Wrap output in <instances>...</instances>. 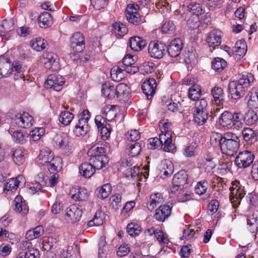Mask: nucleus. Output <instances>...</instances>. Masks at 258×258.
I'll return each instance as SVG.
<instances>
[{"label": "nucleus", "mask_w": 258, "mask_h": 258, "mask_svg": "<svg viewBox=\"0 0 258 258\" xmlns=\"http://www.w3.org/2000/svg\"><path fill=\"white\" fill-rule=\"evenodd\" d=\"M221 150L223 154L233 156L238 150L240 140L236 134L228 132L224 134Z\"/></svg>", "instance_id": "nucleus-1"}, {"label": "nucleus", "mask_w": 258, "mask_h": 258, "mask_svg": "<svg viewBox=\"0 0 258 258\" xmlns=\"http://www.w3.org/2000/svg\"><path fill=\"white\" fill-rule=\"evenodd\" d=\"M71 46L74 53H70V57L74 60L78 59L79 53L83 51L85 47V38L80 32L74 33L70 39Z\"/></svg>", "instance_id": "nucleus-2"}, {"label": "nucleus", "mask_w": 258, "mask_h": 258, "mask_svg": "<svg viewBox=\"0 0 258 258\" xmlns=\"http://www.w3.org/2000/svg\"><path fill=\"white\" fill-rule=\"evenodd\" d=\"M230 190L231 193L229 199L233 204V206L235 208L240 204L241 199L245 195L244 187L238 182L236 183H233L232 186L230 187Z\"/></svg>", "instance_id": "nucleus-3"}, {"label": "nucleus", "mask_w": 258, "mask_h": 258, "mask_svg": "<svg viewBox=\"0 0 258 258\" xmlns=\"http://www.w3.org/2000/svg\"><path fill=\"white\" fill-rule=\"evenodd\" d=\"M254 155L251 152L244 151L239 153L235 159V163L239 168H245L253 162Z\"/></svg>", "instance_id": "nucleus-4"}, {"label": "nucleus", "mask_w": 258, "mask_h": 258, "mask_svg": "<svg viewBox=\"0 0 258 258\" xmlns=\"http://www.w3.org/2000/svg\"><path fill=\"white\" fill-rule=\"evenodd\" d=\"M166 48V46L163 42L152 41L149 45L148 52L151 57L160 59L164 56Z\"/></svg>", "instance_id": "nucleus-5"}, {"label": "nucleus", "mask_w": 258, "mask_h": 258, "mask_svg": "<svg viewBox=\"0 0 258 258\" xmlns=\"http://www.w3.org/2000/svg\"><path fill=\"white\" fill-rule=\"evenodd\" d=\"M109 144L106 142L96 144L88 151V155L90 158L96 157L106 154L110 152Z\"/></svg>", "instance_id": "nucleus-6"}, {"label": "nucleus", "mask_w": 258, "mask_h": 258, "mask_svg": "<svg viewBox=\"0 0 258 258\" xmlns=\"http://www.w3.org/2000/svg\"><path fill=\"white\" fill-rule=\"evenodd\" d=\"M82 215V209L76 205H72L66 211L65 218L68 223H74L80 220Z\"/></svg>", "instance_id": "nucleus-7"}, {"label": "nucleus", "mask_w": 258, "mask_h": 258, "mask_svg": "<svg viewBox=\"0 0 258 258\" xmlns=\"http://www.w3.org/2000/svg\"><path fill=\"white\" fill-rule=\"evenodd\" d=\"M246 88L237 81L230 82L228 90L231 97L234 99H238L242 97L245 93Z\"/></svg>", "instance_id": "nucleus-8"}, {"label": "nucleus", "mask_w": 258, "mask_h": 258, "mask_svg": "<svg viewBox=\"0 0 258 258\" xmlns=\"http://www.w3.org/2000/svg\"><path fill=\"white\" fill-rule=\"evenodd\" d=\"M15 123L20 127L29 128L34 123L33 117L26 112L18 113L15 117Z\"/></svg>", "instance_id": "nucleus-9"}, {"label": "nucleus", "mask_w": 258, "mask_h": 258, "mask_svg": "<svg viewBox=\"0 0 258 258\" xmlns=\"http://www.w3.org/2000/svg\"><path fill=\"white\" fill-rule=\"evenodd\" d=\"M64 82V78L61 76L52 74L48 77L45 85L46 87L53 88L54 90L59 91L61 90Z\"/></svg>", "instance_id": "nucleus-10"}, {"label": "nucleus", "mask_w": 258, "mask_h": 258, "mask_svg": "<svg viewBox=\"0 0 258 258\" xmlns=\"http://www.w3.org/2000/svg\"><path fill=\"white\" fill-rule=\"evenodd\" d=\"M43 57L44 65L46 69L55 71L59 68L56 54L52 52H46L43 54Z\"/></svg>", "instance_id": "nucleus-11"}, {"label": "nucleus", "mask_w": 258, "mask_h": 258, "mask_svg": "<svg viewBox=\"0 0 258 258\" xmlns=\"http://www.w3.org/2000/svg\"><path fill=\"white\" fill-rule=\"evenodd\" d=\"M122 64L124 71L131 74H134L139 71V68L135 66L136 60L134 56L127 54L122 59Z\"/></svg>", "instance_id": "nucleus-12"}, {"label": "nucleus", "mask_w": 258, "mask_h": 258, "mask_svg": "<svg viewBox=\"0 0 258 258\" xmlns=\"http://www.w3.org/2000/svg\"><path fill=\"white\" fill-rule=\"evenodd\" d=\"M183 48V43L180 38H175L172 40L167 48L169 55L172 57H176L181 53Z\"/></svg>", "instance_id": "nucleus-13"}, {"label": "nucleus", "mask_w": 258, "mask_h": 258, "mask_svg": "<svg viewBox=\"0 0 258 258\" xmlns=\"http://www.w3.org/2000/svg\"><path fill=\"white\" fill-rule=\"evenodd\" d=\"M156 81L153 78L146 80L142 84L143 92L147 96L148 99H151L155 93Z\"/></svg>", "instance_id": "nucleus-14"}, {"label": "nucleus", "mask_w": 258, "mask_h": 258, "mask_svg": "<svg viewBox=\"0 0 258 258\" xmlns=\"http://www.w3.org/2000/svg\"><path fill=\"white\" fill-rule=\"evenodd\" d=\"M15 29L14 22L12 19L4 20L0 24V36L8 40L10 36V32Z\"/></svg>", "instance_id": "nucleus-15"}, {"label": "nucleus", "mask_w": 258, "mask_h": 258, "mask_svg": "<svg viewBox=\"0 0 258 258\" xmlns=\"http://www.w3.org/2000/svg\"><path fill=\"white\" fill-rule=\"evenodd\" d=\"M171 208L168 205L160 206L156 210L154 218L158 221L164 222L171 214Z\"/></svg>", "instance_id": "nucleus-16"}, {"label": "nucleus", "mask_w": 258, "mask_h": 258, "mask_svg": "<svg viewBox=\"0 0 258 258\" xmlns=\"http://www.w3.org/2000/svg\"><path fill=\"white\" fill-rule=\"evenodd\" d=\"M222 32L218 30H213L207 36V42L209 46L215 47L219 46L221 42Z\"/></svg>", "instance_id": "nucleus-17"}, {"label": "nucleus", "mask_w": 258, "mask_h": 258, "mask_svg": "<svg viewBox=\"0 0 258 258\" xmlns=\"http://www.w3.org/2000/svg\"><path fill=\"white\" fill-rule=\"evenodd\" d=\"M70 194L73 200L78 201L87 200L89 196L87 190L81 187H73Z\"/></svg>", "instance_id": "nucleus-18"}, {"label": "nucleus", "mask_w": 258, "mask_h": 258, "mask_svg": "<svg viewBox=\"0 0 258 258\" xmlns=\"http://www.w3.org/2000/svg\"><path fill=\"white\" fill-rule=\"evenodd\" d=\"M184 60L187 65V68H192L197 62L196 50L190 47L186 50L184 53Z\"/></svg>", "instance_id": "nucleus-19"}, {"label": "nucleus", "mask_w": 258, "mask_h": 258, "mask_svg": "<svg viewBox=\"0 0 258 258\" xmlns=\"http://www.w3.org/2000/svg\"><path fill=\"white\" fill-rule=\"evenodd\" d=\"M130 46L135 51L142 50L147 44L146 41L142 37L134 36L131 37L129 41Z\"/></svg>", "instance_id": "nucleus-20"}, {"label": "nucleus", "mask_w": 258, "mask_h": 258, "mask_svg": "<svg viewBox=\"0 0 258 258\" xmlns=\"http://www.w3.org/2000/svg\"><path fill=\"white\" fill-rule=\"evenodd\" d=\"M95 170L91 162H84L79 166L80 174L85 178L91 177L95 173Z\"/></svg>", "instance_id": "nucleus-21"}, {"label": "nucleus", "mask_w": 258, "mask_h": 258, "mask_svg": "<svg viewBox=\"0 0 258 258\" xmlns=\"http://www.w3.org/2000/svg\"><path fill=\"white\" fill-rule=\"evenodd\" d=\"M211 94L214 101L217 105L221 106L223 104L225 95L222 88L218 86H215L211 90Z\"/></svg>", "instance_id": "nucleus-22"}, {"label": "nucleus", "mask_w": 258, "mask_h": 258, "mask_svg": "<svg viewBox=\"0 0 258 258\" xmlns=\"http://www.w3.org/2000/svg\"><path fill=\"white\" fill-rule=\"evenodd\" d=\"M38 158L40 161V164L46 165L55 158L53 153L49 149H42L40 151Z\"/></svg>", "instance_id": "nucleus-23"}, {"label": "nucleus", "mask_w": 258, "mask_h": 258, "mask_svg": "<svg viewBox=\"0 0 258 258\" xmlns=\"http://www.w3.org/2000/svg\"><path fill=\"white\" fill-rule=\"evenodd\" d=\"M110 82H105L102 85V93L106 98L112 99L115 97V89Z\"/></svg>", "instance_id": "nucleus-24"}, {"label": "nucleus", "mask_w": 258, "mask_h": 258, "mask_svg": "<svg viewBox=\"0 0 258 258\" xmlns=\"http://www.w3.org/2000/svg\"><path fill=\"white\" fill-rule=\"evenodd\" d=\"M38 24L41 28H47L52 24V18L48 12L42 13L38 17Z\"/></svg>", "instance_id": "nucleus-25"}, {"label": "nucleus", "mask_w": 258, "mask_h": 258, "mask_svg": "<svg viewBox=\"0 0 258 258\" xmlns=\"http://www.w3.org/2000/svg\"><path fill=\"white\" fill-rule=\"evenodd\" d=\"M90 161L96 169H100L108 163V159L106 156L102 155L90 158Z\"/></svg>", "instance_id": "nucleus-26"}, {"label": "nucleus", "mask_w": 258, "mask_h": 258, "mask_svg": "<svg viewBox=\"0 0 258 258\" xmlns=\"http://www.w3.org/2000/svg\"><path fill=\"white\" fill-rule=\"evenodd\" d=\"M12 156L14 162L18 166L22 165L25 161L24 150L22 148H17L15 149Z\"/></svg>", "instance_id": "nucleus-27"}, {"label": "nucleus", "mask_w": 258, "mask_h": 258, "mask_svg": "<svg viewBox=\"0 0 258 258\" xmlns=\"http://www.w3.org/2000/svg\"><path fill=\"white\" fill-rule=\"evenodd\" d=\"M14 210L19 212L21 213L22 215H25L28 212V208L25 204H23L22 202V197L17 196L14 201Z\"/></svg>", "instance_id": "nucleus-28"}, {"label": "nucleus", "mask_w": 258, "mask_h": 258, "mask_svg": "<svg viewBox=\"0 0 258 258\" xmlns=\"http://www.w3.org/2000/svg\"><path fill=\"white\" fill-rule=\"evenodd\" d=\"M62 159L60 157H56L45 166L47 167L48 171L53 174L57 172L62 168Z\"/></svg>", "instance_id": "nucleus-29"}, {"label": "nucleus", "mask_w": 258, "mask_h": 258, "mask_svg": "<svg viewBox=\"0 0 258 258\" xmlns=\"http://www.w3.org/2000/svg\"><path fill=\"white\" fill-rule=\"evenodd\" d=\"M115 96L120 99H126L128 96V87L123 83L118 84L115 87Z\"/></svg>", "instance_id": "nucleus-30"}, {"label": "nucleus", "mask_w": 258, "mask_h": 258, "mask_svg": "<svg viewBox=\"0 0 258 258\" xmlns=\"http://www.w3.org/2000/svg\"><path fill=\"white\" fill-rule=\"evenodd\" d=\"M165 137V135H161V140H162V146H163V150L165 152H173L175 149L174 144L172 143V136Z\"/></svg>", "instance_id": "nucleus-31"}, {"label": "nucleus", "mask_w": 258, "mask_h": 258, "mask_svg": "<svg viewBox=\"0 0 258 258\" xmlns=\"http://www.w3.org/2000/svg\"><path fill=\"white\" fill-rule=\"evenodd\" d=\"M11 64L8 60H0V78L7 77L12 73Z\"/></svg>", "instance_id": "nucleus-32"}, {"label": "nucleus", "mask_w": 258, "mask_h": 258, "mask_svg": "<svg viewBox=\"0 0 258 258\" xmlns=\"http://www.w3.org/2000/svg\"><path fill=\"white\" fill-rule=\"evenodd\" d=\"M209 117L208 111H195L194 120L199 125H202L206 123Z\"/></svg>", "instance_id": "nucleus-33"}, {"label": "nucleus", "mask_w": 258, "mask_h": 258, "mask_svg": "<svg viewBox=\"0 0 258 258\" xmlns=\"http://www.w3.org/2000/svg\"><path fill=\"white\" fill-rule=\"evenodd\" d=\"M30 45L36 51H40L47 48L48 45L46 40L41 38H36L31 40Z\"/></svg>", "instance_id": "nucleus-34"}, {"label": "nucleus", "mask_w": 258, "mask_h": 258, "mask_svg": "<svg viewBox=\"0 0 258 258\" xmlns=\"http://www.w3.org/2000/svg\"><path fill=\"white\" fill-rule=\"evenodd\" d=\"M160 170L161 172L163 173L164 175L167 176L173 173L174 166L170 160L165 159L162 161Z\"/></svg>", "instance_id": "nucleus-35"}, {"label": "nucleus", "mask_w": 258, "mask_h": 258, "mask_svg": "<svg viewBox=\"0 0 258 258\" xmlns=\"http://www.w3.org/2000/svg\"><path fill=\"white\" fill-rule=\"evenodd\" d=\"M54 146L62 149H66L69 146L68 138L66 135H56L53 138Z\"/></svg>", "instance_id": "nucleus-36"}, {"label": "nucleus", "mask_w": 258, "mask_h": 258, "mask_svg": "<svg viewBox=\"0 0 258 258\" xmlns=\"http://www.w3.org/2000/svg\"><path fill=\"white\" fill-rule=\"evenodd\" d=\"M187 180V175L184 170H180L176 173L173 177V183L181 186L186 184Z\"/></svg>", "instance_id": "nucleus-37"}, {"label": "nucleus", "mask_w": 258, "mask_h": 258, "mask_svg": "<svg viewBox=\"0 0 258 258\" xmlns=\"http://www.w3.org/2000/svg\"><path fill=\"white\" fill-rule=\"evenodd\" d=\"M232 113L228 111H224L221 115L220 122L223 126L232 128Z\"/></svg>", "instance_id": "nucleus-38"}, {"label": "nucleus", "mask_w": 258, "mask_h": 258, "mask_svg": "<svg viewBox=\"0 0 258 258\" xmlns=\"http://www.w3.org/2000/svg\"><path fill=\"white\" fill-rule=\"evenodd\" d=\"M232 127L236 129L241 128L243 126L244 116L240 112H235L232 114Z\"/></svg>", "instance_id": "nucleus-39"}, {"label": "nucleus", "mask_w": 258, "mask_h": 258, "mask_svg": "<svg viewBox=\"0 0 258 258\" xmlns=\"http://www.w3.org/2000/svg\"><path fill=\"white\" fill-rule=\"evenodd\" d=\"M123 69L118 66H114L110 71V76L112 80L115 82H119L123 78Z\"/></svg>", "instance_id": "nucleus-40"}, {"label": "nucleus", "mask_w": 258, "mask_h": 258, "mask_svg": "<svg viewBox=\"0 0 258 258\" xmlns=\"http://www.w3.org/2000/svg\"><path fill=\"white\" fill-rule=\"evenodd\" d=\"M246 44L243 41L237 42L234 48V53L235 55H238L239 58L243 56L246 52Z\"/></svg>", "instance_id": "nucleus-41"}, {"label": "nucleus", "mask_w": 258, "mask_h": 258, "mask_svg": "<svg viewBox=\"0 0 258 258\" xmlns=\"http://www.w3.org/2000/svg\"><path fill=\"white\" fill-rule=\"evenodd\" d=\"M224 135L217 132H213L210 137V142L212 146L215 147L221 148L222 143L223 141Z\"/></svg>", "instance_id": "nucleus-42"}, {"label": "nucleus", "mask_w": 258, "mask_h": 258, "mask_svg": "<svg viewBox=\"0 0 258 258\" xmlns=\"http://www.w3.org/2000/svg\"><path fill=\"white\" fill-rule=\"evenodd\" d=\"M23 176L19 175L16 179L11 178L6 184L5 183L4 191L13 190L17 189L20 183L19 179H22Z\"/></svg>", "instance_id": "nucleus-43"}, {"label": "nucleus", "mask_w": 258, "mask_h": 258, "mask_svg": "<svg viewBox=\"0 0 258 258\" xmlns=\"http://www.w3.org/2000/svg\"><path fill=\"white\" fill-rule=\"evenodd\" d=\"M254 80V76L250 73L243 74L242 77L237 81L240 84L247 89L251 85Z\"/></svg>", "instance_id": "nucleus-44"}, {"label": "nucleus", "mask_w": 258, "mask_h": 258, "mask_svg": "<svg viewBox=\"0 0 258 258\" xmlns=\"http://www.w3.org/2000/svg\"><path fill=\"white\" fill-rule=\"evenodd\" d=\"M112 27L114 33L119 36H123L128 31L126 26L121 23H114L112 24Z\"/></svg>", "instance_id": "nucleus-45"}, {"label": "nucleus", "mask_w": 258, "mask_h": 258, "mask_svg": "<svg viewBox=\"0 0 258 258\" xmlns=\"http://www.w3.org/2000/svg\"><path fill=\"white\" fill-rule=\"evenodd\" d=\"M187 8L188 11L195 16H199L204 13L201 5L196 2H191Z\"/></svg>", "instance_id": "nucleus-46"}, {"label": "nucleus", "mask_w": 258, "mask_h": 258, "mask_svg": "<svg viewBox=\"0 0 258 258\" xmlns=\"http://www.w3.org/2000/svg\"><path fill=\"white\" fill-rule=\"evenodd\" d=\"M242 134L245 141L250 143L255 141V132L252 128H244L242 130Z\"/></svg>", "instance_id": "nucleus-47"}, {"label": "nucleus", "mask_w": 258, "mask_h": 258, "mask_svg": "<svg viewBox=\"0 0 258 258\" xmlns=\"http://www.w3.org/2000/svg\"><path fill=\"white\" fill-rule=\"evenodd\" d=\"M171 123L168 122L167 120H160L159 123L161 134L160 135H165V137L172 136V132L170 130Z\"/></svg>", "instance_id": "nucleus-48"}, {"label": "nucleus", "mask_w": 258, "mask_h": 258, "mask_svg": "<svg viewBox=\"0 0 258 258\" xmlns=\"http://www.w3.org/2000/svg\"><path fill=\"white\" fill-rule=\"evenodd\" d=\"M227 65L226 61L220 57H216L212 62V67L217 72H221Z\"/></svg>", "instance_id": "nucleus-49"}, {"label": "nucleus", "mask_w": 258, "mask_h": 258, "mask_svg": "<svg viewBox=\"0 0 258 258\" xmlns=\"http://www.w3.org/2000/svg\"><path fill=\"white\" fill-rule=\"evenodd\" d=\"M74 118V115L69 111L64 110L61 112L59 120L65 125H69Z\"/></svg>", "instance_id": "nucleus-50"}, {"label": "nucleus", "mask_w": 258, "mask_h": 258, "mask_svg": "<svg viewBox=\"0 0 258 258\" xmlns=\"http://www.w3.org/2000/svg\"><path fill=\"white\" fill-rule=\"evenodd\" d=\"M200 87L198 85H194L188 89V97L192 100H198L201 96Z\"/></svg>", "instance_id": "nucleus-51"}, {"label": "nucleus", "mask_w": 258, "mask_h": 258, "mask_svg": "<svg viewBox=\"0 0 258 258\" xmlns=\"http://www.w3.org/2000/svg\"><path fill=\"white\" fill-rule=\"evenodd\" d=\"M258 117L256 113L253 111H249L244 116V122L247 125H251L256 123Z\"/></svg>", "instance_id": "nucleus-52"}, {"label": "nucleus", "mask_w": 258, "mask_h": 258, "mask_svg": "<svg viewBox=\"0 0 258 258\" xmlns=\"http://www.w3.org/2000/svg\"><path fill=\"white\" fill-rule=\"evenodd\" d=\"M111 191V185L109 183L104 184L98 190L97 197L101 199H104L108 196Z\"/></svg>", "instance_id": "nucleus-53"}, {"label": "nucleus", "mask_w": 258, "mask_h": 258, "mask_svg": "<svg viewBox=\"0 0 258 258\" xmlns=\"http://www.w3.org/2000/svg\"><path fill=\"white\" fill-rule=\"evenodd\" d=\"M141 231V227L137 224L133 223L127 225L126 227V231L127 233L132 236H136L138 235Z\"/></svg>", "instance_id": "nucleus-54"}, {"label": "nucleus", "mask_w": 258, "mask_h": 258, "mask_svg": "<svg viewBox=\"0 0 258 258\" xmlns=\"http://www.w3.org/2000/svg\"><path fill=\"white\" fill-rule=\"evenodd\" d=\"M208 186V182L206 180L198 182L195 188L196 193L200 195L204 194L207 190Z\"/></svg>", "instance_id": "nucleus-55"}, {"label": "nucleus", "mask_w": 258, "mask_h": 258, "mask_svg": "<svg viewBox=\"0 0 258 258\" xmlns=\"http://www.w3.org/2000/svg\"><path fill=\"white\" fill-rule=\"evenodd\" d=\"M141 151V147L139 143H135L130 145L128 148L129 155L135 157L139 155Z\"/></svg>", "instance_id": "nucleus-56"}, {"label": "nucleus", "mask_w": 258, "mask_h": 258, "mask_svg": "<svg viewBox=\"0 0 258 258\" xmlns=\"http://www.w3.org/2000/svg\"><path fill=\"white\" fill-rule=\"evenodd\" d=\"M175 30L174 24L170 20L165 21L161 28L162 32L164 33H170L174 32Z\"/></svg>", "instance_id": "nucleus-57"}, {"label": "nucleus", "mask_w": 258, "mask_h": 258, "mask_svg": "<svg viewBox=\"0 0 258 258\" xmlns=\"http://www.w3.org/2000/svg\"><path fill=\"white\" fill-rule=\"evenodd\" d=\"M45 133L44 128L43 127L36 128L32 130L30 133L33 141H36L40 139V137L44 135Z\"/></svg>", "instance_id": "nucleus-58"}, {"label": "nucleus", "mask_w": 258, "mask_h": 258, "mask_svg": "<svg viewBox=\"0 0 258 258\" xmlns=\"http://www.w3.org/2000/svg\"><path fill=\"white\" fill-rule=\"evenodd\" d=\"M101 138L103 140H106L110 135L111 131V125L109 123H106L103 127L99 129Z\"/></svg>", "instance_id": "nucleus-59"}, {"label": "nucleus", "mask_w": 258, "mask_h": 258, "mask_svg": "<svg viewBox=\"0 0 258 258\" xmlns=\"http://www.w3.org/2000/svg\"><path fill=\"white\" fill-rule=\"evenodd\" d=\"M208 106L207 101L205 99L198 100L195 103L196 110L198 111H208L207 108Z\"/></svg>", "instance_id": "nucleus-60"}, {"label": "nucleus", "mask_w": 258, "mask_h": 258, "mask_svg": "<svg viewBox=\"0 0 258 258\" xmlns=\"http://www.w3.org/2000/svg\"><path fill=\"white\" fill-rule=\"evenodd\" d=\"M12 136L14 141L17 143L23 144L25 142V135L21 131H14Z\"/></svg>", "instance_id": "nucleus-61"}, {"label": "nucleus", "mask_w": 258, "mask_h": 258, "mask_svg": "<svg viewBox=\"0 0 258 258\" xmlns=\"http://www.w3.org/2000/svg\"><path fill=\"white\" fill-rule=\"evenodd\" d=\"M154 236L157 240L161 243H168L169 240L167 235L161 230H156Z\"/></svg>", "instance_id": "nucleus-62"}, {"label": "nucleus", "mask_w": 258, "mask_h": 258, "mask_svg": "<svg viewBox=\"0 0 258 258\" xmlns=\"http://www.w3.org/2000/svg\"><path fill=\"white\" fill-rule=\"evenodd\" d=\"M125 16L127 20L135 25H139L141 22V18L138 13L134 15L126 14Z\"/></svg>", "instance_id": "nucleus-63"}, {"label": "nucleus", "mask_w": 258, "mask_h": 258, "mask_svg": "<svg viewBox=\"0 0 258 258\" xmlns=\"http://www.w3.org/2000/svg\"><path fill=\"white\" fill-rule=\"evenodd\" d=\"M110 201L111 205L114 209H118L121 207V196L119 194L112 196L110 198Z\"/></svg>", "instance_id": "nucleus-64"}]
</instances>
